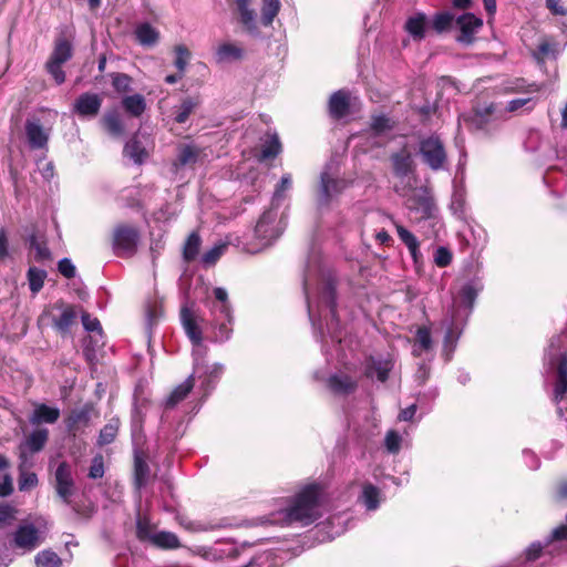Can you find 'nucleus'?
I'll list each match as a JSON object with an SVG mask.
<instances>
[{
    "mask_svg": "<svg viewBox=\"0 0 567 567\" xmlns=\"http://www.w3.org/2000/svg\"><path fill=\"white\" fill-rule=\"evenodd\" d=\"M322 486L311 483L303 486L291 499L290 505L277 513L272 523L289 526L299 523L308 526L319 518L318 508L322 495Z\"/></svg>",
    "mask_w": 567,
    "mask_h": 567,
    "instance_id": "1",
    "label": "nucleus"
},
{
    "mask_svg": "<svg viewBox=\"0 0 567 567\" xmlns=\"http://www.w3.org/2000/svg\"><path fill=\"white\" fill-rule=\"evenodd\" d=\"M419 153L422 161L432 171L443 169L447 163L445 145L439 135H430L422 138L419 144Z\"/></svg>",
    "mask_w": 567,
    "mask_h": 567,
    "instance_id": "2",
    "label": "nucleus"
},
{
    "mask_svg": "<svg viewBox=\"0 0 567 567\" xmlns=\"http://www.w3.org/2000/svg\"><path fill=\"white\" fill-rule=\"evenodd\" d=\"M140 230L128 224H118L113 230V250L116 256H133L137 250Z\"/></svg>",
    "mask_w": 567,
    "mask_h": 567,
    "instance_id": "3",
    "label": "nucleus"
},
{
    "mask_svg": "<svg viewBox=\"0 0 567 567\" xmlns=\"http://www.w3.org/2000/svg\"><path fill=\"white\" fill-rule=\"evenodd\" d=\"M78 306L65 303L58 300L53 306V310H58L59 315H52V327L61 336L66 337L71 333L72 328L78 326L79 311Z\"/></svg>",
    "mask_w": 567,
    "mask_h": 567,
    "instance_id": "4",
    "label": "nucleus"
},
{
    "mask_svg": "<svg viewBox=\"0 0 567 567\" xmlns=\"http://www.w3.org/2000/svg\"><path fill=\"white\" fill-rule=\"evenodd\" d=\"M97 416L99 411L93 402L72 409L64 419L68 433L75 437L81 429L87 427L92 419Z\"/></svg>",
    "mask_w": 567,
    "mask_h": 567,
    "instance_id": "5",
    "label": "nucleus"
},
{
    "mask_svg": "<svg viewBox=\"0 0 567 567\" xmlns=\"http://www.w3.org/2000/svg\"><path fill=\"white\" fill-rule=\"evenodd\" d=\"M405 206L409 210L420 215V219H431L435 217L436 205L433 196L426 188H416L408 197Z\"/></svg>",
    "mask_w": 567,
    "mask_h": 567,
    "instance_id": "6",
    "label": "nucleus"
},
{
    "mask_svg": "<svg viewBox=\"0 0 567 567\" xmlns=\"http://www.w3.org/2000/svg\"><path fill=\"white\" fill-rule=\"evenodd\" d=\"M24 132L28 145L31 150H43L48 147L50 130L44 128L42 121L35 116H29L24 123Z\"/></svg>",
    "mask_w": 567,
    "mask_h": 567,
    "instance_id": "7",
    "label": "nucleus"
},
{
    "mask_svg": "<svg viewBox=\"0 0 567 567\" xmlns=\"http://www.w3.org/2000/svg\"><path fill=\"white\" fill-rule=\"evenodd\" d=\"M456 25L460 33L455 37V40L461 44L471 45L483 27V20L473 13H464L456 19Z\"/></svg>",
    "mask_w": 567,
    "mask_h": 567,
    "instance_id": "8",
    "label": "nucleus"
},
{
    "mask_svg": "<svg viewBox=\"0 0 567 567\" xmlns=\"http://www.w3.org/2000/svg\"><path fill=\"white\" fill-rule=\"evenodd\" d=\"M55 492L62 502L71 504V496L74 489V480L72 477L71 466L66 462H61L54 473Z\"/></svg>",
    "mask_w": 567,
    "mask_h": 567,
    "instance_id": "9",
    "label": "nucleus"
},
{
    "mask_svg": "<svg viewBox=\"0 0 567 567\" xmlns=\"http://www.w3.org/2000/svg\"><path fill=\"white\" fill-rule=\"evenodd\" d=\"M103 99L97 93L85 92L80 94L74 104L73 112L83 118H93L99 115Z\"/></svg>",
    "mask_w": 567,
    "mask_h": 567,
    "instance_id": "10",
    "label": "nucleus"
},
{
    "mask_svg": "<svg viewBox=\"0 0 567 567\" xmlns=\"http://www.w3.org/2000/svg\"><path fill=\"white\" fill-rule=\"evenodd\" d=\"M148 453L143 449H135L133 454V485L141 491L151 477V467L147 463Z\"/></svg>",
    "mask_w": 567,
    "mask_h": 567,
    "instance_id": "11",
    "label": "nucleus"
},
{
    "mask_svg": "<svg viewBox=\"0 0 567 567\" xmlns=\"http://www.w3.org/2000/svg\"><path fill=\"white\" fill-rule=\"evenodd\" d=\"M73 34L69 28L62 29L56 35L49 59L65 63L73 56Z\"/></svg>",
    "mask_w": 567,
    "mask_h": 567,
    "instance_id": "12",
    "label": "nucleus"
},
{
    "mask_svg": "<svg viewBox=\"0 0 567 567\" xmlns=\"http://www.w3.org/2000/svg\"><path fill=\"white\" fill-rule=\"evenodd\" d=\"M344 188V183L341 179L333 178L327 172L321 173L320 176V192L318 195L319 206H329L333 195L340 194Z\"/></svg>",
    "mask_w": 567,
    "mask_h": 567,
    "instance_id": "13",
    "label": "nucleus"
},
{
    "mask_svg": "<svg viewBox=\"0 0 567 567\" xmlns=\"http://www.w3.org/2000/svg\"><path fill=\"white\" fill-rule=\"evenodd\" d=\"M351 109L350 93L347 90L333 92L328 101V113L331 118L339 121L349 115Z\"/></svg>",
    "mask_w": 567,
    "mask_h": 567,
    "instance_id": "14",
    "label": "nucleus"
},
{
    "mask_svg": "<svg viewBox=\"0 0 567 567\" xmlns=\"http://www.w3.org/2000/svg\"><path fill=\"white\" fill-rule=\"evenodd\" d=\"M393 369V362L390 359L381 360L370 355L365 360L364 375L368 379H372L377 375L378 381L384 383L389 380L390 372Z\"/></svg>",
    "mask_w": 567,
    "mask_h": 567,
    "instance_id": "15",
    "label": "nucleus"
},
{
    "mask_svg": "<svg viewBox=\"0 0 567 567\" xmlns=\"http://www.w3.org/2000/svg\"><path fill=\"white\" fill-rule=\"evenodd\" d=\"M181 322L192 343L194 346H199L203 342V332L197 323V318L190 308L186 306L182 307Z\"/></svg>",
    "mask_w": 567,
    "mask_h": 567,
    "instance_id": "16",
    "label": "nucleus"
},
{
    "mask_svg": "<svg viewBox=\"0 0 567 567\" xmlns=\"http://www.w3.org/2000/svg\"><path fill=\"white\" fill-rule=\"evenodd\" d=\"M101 126L112 137H121L125 134L122 115L117 109L107 110L101 117Z\"/></svg>",
    "mask_w": 567,
    "mask_h": 567,
    "instance_id": "17",
    "label": "nucleus"
},
{
    "mask_svg": "<svg viewBox=\"0 0 567 567\" xmlns=\"http://www.w3.org/2000/svg\"><path fill=\"white\" fill-rule=\"evenodd\" d=\"M327 386L334 394L349 395L357 391L358 382L348 374H332L327 380Z\"/></svg>",
    "mask_w": 567,
    "mask_h": 567,
    "instance_id": "18",
    "label": "nucleus"
},
{
    "mask_svg": "<svg viewBox=\"0 0 567 567\" xmlns=\"http://www.w3.org/2000/svg\"><path fill=\"white\" fill-rule=\"evenodd\" d=\"M567 394V354L559 357L556 369L553 401L558 404Z\"/></svg>",
    "mask_w": 567,
    "mask_h": 567,
    "instance_id": "19",
    "label": "nucleus"
},
{
    "mask_svg": "<svg viewBox=\"0 0 567 567\" xmlns=\"http://www.w3.org/2000/svg\"><path fill=\"white\" fill-rule=\"evenodd\" d=\"M61 412L59 408L50 406L45 403L35 404L29 421L32 425L42 423L54 424L60 419Z\"/></svg>",
    "mask_w": 567,
    "mask_h": 567,
    "instance_id": "20",
    "label": "nucleus"
},
{
    "mask_svg": "<svg viewBox=\"0 0 567 567\" xmlns=\"http://www.w3.org/2000/svg\"><path fill=\"white\" fill-rule=\"evenodd\" d=\"M390 158L393 173L396 177H405L413 171L412 155L406 146L399 152L393 153Z\"/></svg>",
    "mask_w": 567,
    "mask_h": 567,
    "instance_id": "21",
    "label": "nucleus"
},
{
    "mask_svg": "<svg viewBox=\"0 0 567 567\" xmlns=\"http://www.w3.org/2000/svg\"><path fill=\"white\" fill-rule=\"evenodd\" d=\"M195 386L194 375H189L183 383L173 389L165 400V409H174L178 403L184 401Z\"/></svg>",
    "mask_w": 567,
    "mask_h": 567,
    "instance_id": "22",
    "label": "nucleus"
},
{
    "mask_svg": "<svg viewBox=\"0 0 567 567\" xmlns=\"http://www.w3.org/2000/svg\"><path fill=\"white\" fill-rule=\"evenodd\" d=\"M39 532L33 525L19 526L14 534V544L19 548L33 549L38 545Z\"/></svg>",
    "mask_w": 567,
    "mask_h": 567,
    "instance_id": "23",
    "label": "nucleus"
},
{
    "mask_svg": "<svg viewBox=\"0 0 567 567\" xmlns=\"http://www.w3.org/2000/svg\"><path fill=\"white\" fill-rule=\"evenodd\" d=\"M426 22L427 19L425 13L417 12L408 18L404 23V30L414 41H421L425 38Z\"/></svg>",
    "mask_w": 567,
    "mask_h": 567,
    "instance_id": "24",
    "label": "nucleus"
},
{
    "mask_svg": "<svg viewBox=\"0 0 567 567\" xmlns=\"http://www.w3.org/2000/svg\"><path fill=\"white\" fill-rule=\"evenodd\" d=\"M250 1L251 0H234L239 13L240 23L244 25L247 32L256 33L258 32L256 24V13L254 10L249 9Z\"/></svg>",
    "mask_w": 567,
    "mask_h": 567,
    "instance_id": "25",
    "label": "nucleus"
},
{
    "mask_svg": "<svg viewBox=\"0 0 567 567\" xmlns=\"http://www.w3.org/2000/svg\"><path fill=\"white\" fill-rule=\"evenodd\" d=\"M495 109L494 103H477L473 106V115L470 118V123L478 130L483 128L489 123Z\"/></svg>",
    "mask_w": 567,
    "mask_h": 567,
    "instance_id": "26",
    "label": "nucleus"
},
{
    "mask_svg": "<svg viewBox=\"0 0 567 567\" xmlns=\"http://www.w3.org/2000/svg\"><path fill=\"white\" fill-rule=\"evenodd\" d=\"M28 241L30 250H34V260L37 262L52 260V254L48 247V241L44 236H38L33 233L29 236Z\"/></svg>",
    "mask_w": 567,
    "mask_h": 567,
    "instance_id": "27",
    "label": "nucleus"
},
{
    "mask_svg": "<svg viewBox=\"0 0 567 567\" xmlns=\"http://www.w3.org/2000/svg\"><path fill=\"white\" fill-rule=\"evenodd\" d=\"M543 90V84L532 82L528 83L524 78H515L509 80L503 87L505 94L514 93H538Z\"/></svg>",
    "mask_w": 567,
    "mask_h": 567,
    "instance_id": "28",
    "label": "nucleus"
},
{
    "mask_svg": "<svg viewBox=\"0 0 567 567\" xmlns=\"http://www.w3.org/2000/svg\"><path fill=\"white\" fill-rule=\"evenodd\" d=\"M245 56V50L231 42L221 43L216 50L218 62L240 61Z\"/></svg>",
    "mask_w": 567,
    "mask_h": 567,
    "instance_id": "29",
    "label": "nucleus"
},
{
    "mask_svg": "<svg viewBox=\"0 0 567 567\" xmlns=\"http://www.w3.org/2000/svg\"><path fill=\"white\" fill-rule=\"evenodd\" d=\"M121 105L124 111L133 117L142 116L146 110L145 97L138 93L124 96L121 101Z\"/></svg>",
    "mask_w": 567,
    "mask_h": 567,
    "instance_id": "30",
    "label": "nucleus"
},
{
    "mask_svg": "<svg viewBox=\"0 0 567 567\" xmlns=\"http://www.w3.org/2000/svg\"><path fill=\"white\" fill-rule=\"evenodd\" d=\"M433 348V340L431 336V329L426 326H421L416 329L413 355L420 357L422 352H427Z\"/></svg>",
    "mask_w": 567,
    "mask_h": 567,
    "instance_id": "31",
    "label": "nucleus"
},
{
    "mask_svg": "<svg viewBox=\"0 0 567 567\" xmlns=\"http://www.w3.org/2000/svg\"><path fill=\"white\" fill-rule=\"evenodd\" d=\"M177 151L176 166L194 165L200 155V148L193 144H181Z\"/></svg>",
    "mask_w": 567,
    "mask_h": 567,
    "instance_id": "32",
    "label": "nucleus"
},
{
    "mask_svg": "<svg viewBox=\"0 0 567 567\" xmlns=\"http://www.w3.org/2000/svg\"><path fill=\"white\" fill-rule=\"evenodd\" d=\"M120 425L121 421L117 416L111 417L100 431L97 445L102 447L113 443L118 434Z\"/></svg>",
    "mask_w": 567,
    "mask_h": 567,
    "instance_id": "33",
    "label": "nucleus"
},
{
    "mask_svg": "<svg viewBox=\"0 0 567 567\" xmlns=\"http://www.w3.org/2000/svg\"><path fill=\"white\" fill-rule=\"evenodd\" d=\"M199 105V96H187L183 99L175 112L174 121L178 124H184Z\"/></svg>",
    "mask_w": 567,
    "mask_h": 567,
    "instance_id": "34",
    "label": "nucleus"
},
{
    "mask_svg": "<svg viewBox=\"0 0 567 567\" xmlns=\"http://www.w3.org/2000/svg\"><path fill=\"white\" fill-rule=\"evenodd\" d=\"M152 545L159 549L172 550L182 547V544L176 534L172 532H158L152 537Z\"/></svg>",
    "mask_w": 567,
    "mask_h": 567,
    "instance_id": "35",
    "label": "nucleus"
},
{
    "mask_svg": "<svg viewBox=\"0 0 567 567\" xmlns=\"http://www.w3.org/2000/svg\"><path fill=\"white\" fill-rule=\"evenodd\" d=\"M202 246V238L197 231H193L188 235L186 238L184 246H183V259L185 262L189 264L194 261L198 254Z\"/></svg>",
    "mask_w": 567,
    "mask_h": 567,
    "instance_id": "36",
    "label": "nucleus"
},
{
    "mask_svg": "<svg viewBox=\"0 0 567 567\" xmlns=\"http://www.w3.org/2000/svg\"><path fill=\"white\" fill-rule=\"evenodd\" d=\"M48 440L49 431L47 429L40 427L30 433L24 444L31 453H38L44 449Z\"/></svg>",
    "mask_w": 567,
    "mask_h": 567,
    "instance_id": "37",
    "label": "nucleus"
},
{
    "mask_svg": "<svg viewBox=\"0 0 567 567\" xmlns=\"http://www.w3.org/2000/svg\"><path fill=\"white\" fill-rule=\"evenodd\" d=\"M135 35L137 41L145 47L154 45L159 39V32L147 22L136 28Z\"/></svg>",
    "mask_w": 567,
    "mask_h": 567,
    "instance_id": "38",
    "label": "nucleus"
},
{
    "mask_svg": "<svg viewBox=\"0 0 567 567\" xmlns=\"http://www.w3.org/2000/svg\"><path fill=\"white\" fill-rule=\"evenodd\" d=\"M230 526V523L227 518H221L215 522H205V520H194L188 522L185 525V528L190 532H210V530H218Z\"/></svg>",
    "mask_w": 567,
    "mask_h": 567,
    "instance_id": "39",
    "label": "nucleus"
},
{
    "mask_svg": "<svg viewBox=\"0 0 567 567\" xmlns=\"http://www.w3.org/2000/svg\"><path fill=\"white\" fill-rule=\"evenodd\" d=\"M155 526L151 523L150 518L145 515H137L136 518V538L144 543V542H152V537H154Z\"/></svg>",
    "mask_w": 567,
    "mask_h": 567,
    "instance_id": "40",
    "label": "nucleus"
},
{
    "mask_svg": "<svg viewBox=\"0 0 567 567\" xmlns=\"http://www.w3.org/2000/svg\"><path fill=\"white\" fill-rule=\"evenodd\" d=\"M124 155L132 158L136 164H142L147 156V152L142 143L133 137L124 146Z\"/></svg>",
    "mask_w": 567,
    "mask_h": 567,
    "instance_id": "41",
    "label": "nucleus"
},
{
    "mask_svg": "<svg viewBox=\"0 0 567 567\" xmlns=\"http://www.w3.org/2000/svg\"><path fill=\"white\" fill-rule=\"evenodd\" d=\"M214 315L215 318L213 320V326L216 329L215 339L220 342L227 341L230 338L233 331L230 327L233 318L230 319V321H228V319L224 316H220L219 318L217 316V312Z\"/></svg>",
    "mask_w": 567,
    "mask_h": 567,
    "instance_id": "42",
    "label": "nucleus"
},
{
    "mask_svg": "<svg viewBox=\"0 0 567 567\" xmlns=\"http://www.w3.org/2000/svg\"><path fill=\"white\" fill-rule=\"evenodd\" d=\"M214 297L217 301L220 302L219 306L214 307V313L218 312L219 316H224L230 321L231 319V307L228 300V293L226 289L221 287H217L213 291Z\"/></svg>",
    "mask_w": 567,
    "mask_h": 567,
    "instance_id": "43",
    "label": "nucleus"
},
{
    "mask_svg": "<svg viewBox=\"0 0 567 567\" xmlns=\"http://www.w3.org/2000/svg\"><path fill=\"white\" fill-rule=\"evenodd\" d=\"M29 288L32 293H38L44 286L47 271L37 267H30L27 272Z\"/></svg>",
    "mask_w": 567,
    "mask_h": 567,
    "instance_id": "44",
    "label": "nucleus"
},
{
    "mask_svg": "<svg viewBox=\"0 0 567 567\" xmlns=\"http://www.w3.org/2000/svg\"><path fill=\"white\" fill-rule=\"evenodd\" d=\"M280 1L279 0H262L261 8V23L265 27L272 24L275 18L279 13Z\"/></svg>",
    "mask_w": 567,
    "mask_h": 567,
    "instance_id": "45",
    "label": "nucleus"
},
{
    "mask_svg": "<svg viewBox=\"0 0 567 567\" xmlns=\"http://www.w3.org/2000/svg\"><path fill=\"white\" fill-rule=\"evenodd\" d=\"M112 86L118 94H125L132 90L133 79L131 75L122 72L110 73Z\"/></svg>",
    "mask_w": 567,
    "mask_h": 567,
    "instance_id": "46",
    "label": "nucleus"
},
{
    "mask_svg": "<svg viewBox=\"0 0 567 567\" xmlns=\"http://www.w3.org/2000/svg\"><path fill=\"white\" fill-rule=\"evenodd\" d=\"M454 21V14L447 11L437 12L434 14L431 28L439 34L446 32L451 29Z\"/></svg>",
    "mask_w": 567,
    "mask_h": 567,
    "instance_id": "47",
    "label": "nucleus"
},
{
    "mask_svg": "<svg viewBox=\"0 0 567 567\" xmlns=\"http://www.w3.org/2000/svg\"><path fill=\"white\" fill-rule=\"evenodd\" d=\"M394 128V122L386 115H372L370 122V130L375 136Z\"/></svg>",
    "mask_w": 567,
    "mask_h": 567,
    "instance_id": "48",
    "label": "nucleus"
},
{
    "mask_svg": "<svg viewBox=\"0 0 567 567\" xmlns=\"http://www.w3.org/2000/svg\"><path fill=\"white\" fill-rule=\"evenodd\" d=\"M281 152V143L277 135H274L270 140H268L261 150V155L259 157L260 161L271 159L277 157Z\"/></svg>",
    "mask_w": 567,
    "mask_h": 567,
    "instance_id": "49",
    "label": "nucleus"
},
{
    "mask_svg": "<svg viewBox=\"0 0 567 567\" xmlns=\"http://www.w3.org/2000/svg\"><path fill=\"white\" fill-rule=\"evenodd\" d=\"M38 567H61V558L52 550H42L35 556Z\"/></svg>",
    "mask_w": 567,
    "mask_h": 567,
    "instance_id": "50",
    "label": "nucleus"
},
{
    "mask_svg": "<svg viewBox=\"0 0 567 567\" xmlns=\"http://www.w3.org/2000/svg\"><path fill=\"white\" fill-rule=\"evenodd\" d=\"M64 63L56 62L54 60L48 59L45 63V71L53 78L54 82L58 85H61L65 82V72L62 69Z\"/></svg>",
    "mask_w": 567,
    "mask_h": 567,
    "instance_id": "51",
    "label": "nucleus"
},
{
    "mask_svg": "<svg viewBox=\"0 0 567 567\" xmlns=\"http://www.w3.org/2000/svg\"><path fill=\"white\" fill-rule=\"evenodd\" d=\"M393 225L396 229V234L400 240L406 246L408 249H414L415 246L420 244L417 238L403 225L396 221H393Z\"/></svg>",
    "mask_w": 567,
    "mask_h": 567,
    "instance_id": "52",
    "label": "nucleus"
},
{
    "mask_svg": "<svg viewBox=\"0 0 567 567\" xmlns=\"http://www.w3.org/2000/svg\"><path fill=\"white\" fill-rule=\"evenodd\" d=\"M19 468H20V475H19V480H18L19 489L20 491H30V489L34 488L39 483L37 474L34 472L24 471L22 468V466H20Z\"/></svg>",
    "mask_w": 567,
    "mask_h": 567,
    "instance_id": "53",
    "label": "nucleus"
},
{
    "mask_svg": "<svg viewBox=\"0 0 567 567\" xmlns=\"http://www.w3.org/2000/svg\"><path fill=\"white\" fill-rule=\"evenodd\" d=\"M379 489L372 484L363 486V498L368 509H375L379 505Z\"/></svg>",
    "mask_w": 567,
    "mask_h": 567,
    "instance_id": "54",
    "label": "nucleus"
},
{
    "mask_svg": "<svg viewBox=\"0 0 567 567\" xmlns=\"http://www.w3.org/2000/svg\"><path fill=\"white\" fill-rule=\"evenodd\" d=\"M105 466L104 457L101 453H97L91 462L87 476L92 480H99L104 476Z\"/></svg>",
    "mask_w": 567,
    "mask_h": 567,
    "instance_id": "55",
    "label": "nucleus"
},
{
    "mask_svg": "<svg viewBox=\"0 0 567 567\" xmlns=\"http://www.w3.org/2000/svg\"><path fill=\"white\" fill-rule=\"evenodd\" d=\"M453 260V254L452 251L444 246H440L436 248L434 252V264L439 268H445L451 265Z\"/></svg>",
    "mask_w": 567,
    "mask_h": 567,
    "instance_id": "56",
    "label": "nucleus"
},
{
    "mask_svg": "<svg viewBox=\"0 0 567 567\" xmlns=\"http://www.w3.org/2000/svg\"><path fill=\"white\" fill-rule=\"evenodd\" d=\"M225 249H226V246L221 244V245H216L213 248H210L209 250H207L206 252H204V255L202 256L203 265L206 267L215 265L218 261V259L221 257V255L224 254Z\"/></svg>",
    "mask_w": 567,
    "mask_h": 567,
    "instance_id": "57",
    "label": "nucleus"
},
{
    "mask_svg": "<svg viewBox=\"0 0 567 567\" xmlns=\"http://www.w3.org/2000/svg\"><path fill=\"white\" fill-rule=\"evenodd\" d=\"M175 53H176V59L174 62L175 66L177 68V70L181 73H184L187 62L190 58V52L185 45L179 44V45L175 47Z\"/></svg>",
    "mask_w": 567,
    "mask_h": 567,
    "instance_id": "58",
    "label": "nucleus"
},
{
    "mask_svg": "<svg viewBox=\"0 0 567 567\" xmlns=\"http://www.w3.org/2000/svg\"><path fill=\"white\" fill-rule=\"evenodd\" d=\"M527 106V111H533L535 107V99L534 97H524V99H515L507 103L506 111L509 113H514L519 109Z\"/></svg>",
    "mask_w": 567,
    "mask_h": 567,
    "instance_id": "59",
    "label": "nucleus"
},
{
    "mask_svg": "<svg viewBox=\"0 0 567 567\" xmlns=\"http://www.w3.org/2000/svg\"><path fill=\"white\" fill-rule=\"evenodd\" d=\"M274 221V216L270 212H265L258 219L255 226L257 236L267 237V226Z\"/></svg>",
    "mask_w": 567,
    "mask_h": 567,
    "instance_id": "60",
    "label": "nucleus"
},
{
    "mask_svg": "<svg viewBox=\"0 0 567 567\" xmlns=\"http://www.w3.org/2000/svg\"><path fill=\"white\" fill-rule=\"evenodd\" d=\"M384 443H385L386 450L390 453L395 454L400 451L401 436L399 435L398 432L391 430L386 433Z\"/></svg>",
    "mask_w": 567,
    "mask_h": 567,
    "instance_id": "61",
    "label": "nucleus"
},
{
    "mask_svg": "<svg viewBox=\"0 0 567 567\" xmlns=\"http://www.w3.org/2000/svg\"><path fill=\"white\" fill-rule=\"evenodd\" d=\"M58 270L66 279L74 278L75 274H76L75 266L72 264V261L69 258H62L58 262Z\"/></svg>",
    "mask_w": 567,
    "mask_h": 567,
    "instance_id": "62",
    "label": "nucleus"
},
{
    "mask_svg": "<svg viewBox=\"0 0 567 567\" xmlns=\"http://www.w3.org/2000/svg\"><path fill=\"white\" fill-rule=\"evenodd\" d=\"M70 506L72 507V511H73L76 515H79V516H81V517H83V518H86V519H87V518H91V517H92V515H93V514H94V512H95V507H94V505H92V504L85 505V504H80V503H73V502L71 501Z\"/></svg>",
    "mask_w": 567,
    "mask_h": 567,
    "instance_id": "63",
    "label": "nucleus"
},
{
    "mask_svg": "<svg viewBox=\"0 0 567 567\" xmlns=\"http://www.w3.org/2000/svg\"><path fill=\"white\" fill-rule=\"evenodd\" d=\"M81 319H82V324L86 331H89V332H94V331L101 332L102 331L100 321L96 318H92L90 313L83 311Z\"/></svg>",
    "mask_w": 567,
    "mask_h": 567,
    "instance_id": "64",
    "label": "nucleus"
}]
</instances>
